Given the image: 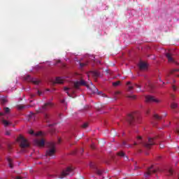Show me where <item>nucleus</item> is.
<instances>
[{
	"mask_svg": "<svg viewBox=\"0 0 179 179\" xmlns=\"http://www.w3.org/2000/svg\"><path fill=\"white\" fill-rule=\"evenodd\" d=\"M148 86L150 89H153V85L152 84L149 83Z\"/></svg>",
	"mask_w": 179,
	"mask_h": 179,
	"instance_id": "obj_44",
	"label": "nucleus"
},
{
	"mask_svg": "<svg viewBox=\"0 0 179 179\" xmlns=\"http://www.w3.org/2000/svg\"><path fill=\"white\" fill-rule=\"evenodd\" d=\"M118 94H121V92H120V91H116V92H115V96H117V95H118Z\"/></svg>",
	"mask_w": 179,
	"mask_h": 179,
	"instance_id": "obj_39",
	"label": "nucleus"
},
{
	"mask_svg": "<svg viewBox=\"0 0 179 179\" xmlns=\"http://www.w3.org/2000/svg\"><path fill=\"white\" fill-rule=\"evenodd\" d=\"M58 143H61V138H58Z\"/></svg>",
	"mask_w": 179,
	"mask_h": 179,
	"instance_id": "obj_50",
	"label": "nucleus"
},
{
	"mask_svg": "<svg viewBox=\"0 0 179 179\" xmlns=\"http://www.w3.org/2000/svg\"><path fill=\"white\" fill-rule=\"evenodd\" d=\"M49 127H52V124H49Z\"/></svg>",
	"mask_w": 179,
	"mask_h": 179,
	"instance_id": "obj_59",
	"label": "nucleus"
},
{
	"mask_svg": "<svg viewBox=\"0 0 179 179\" xmlns=\"http://www.w3.org/2000/svg\"><path fill=\"white\" fill-rule=\"evenodd\" d=\"M147 114H149V110L147 111Z\"/></svg>",
	"mask_w": 179,
	"mask_h": 179,
	"instance_id": "obj_60",
	"label": "nucleus"
},
{
	"mask_svg": "<svg viewBox=\"0 0 179 179\" xmlns=\"http://www.w3.org/2000/svg\"><path fill=\"white\" fill-rule=\"evenodd\" d=\"M154 118H155V120H162V116H159L157 114L154 115Z\"/></svg>",
	"mask_w": 179,
	"mask_h": 179,
	"instance_id": "obj_28",
	"label": "nucleus"
},
{
	"mask_svg": "<svg viewBox=\"0 0 179 179\" xmlns=\"http://www.w3.org/2000/svg\"><path fill=\"white\" fill-rule=\"evenodd\" d=\"M159 148H160V149H163V148H164V145L160 144V145H159Z\"/></svg>",
	"mask_w": 179,
	"mask_h": 179,
	"instance_id": "obj_46",
	"label": "nucleus"
},
{
	"mask_svg": "<svg viewBox=\"0 0 179 179\" xmlns=\"http://www.w3.org/2000/svg\"><path fill=\"white\" fill-rule=\"evenodd\" d=\"M123 146H126V148H132V145H128L125 141L122 143Z\"/></svg>",
	"mask_w": 179,
	"mask_h": 179,
	"instance_id": "obj_26",
	"label": "nucleus"
},
{
	"mask_svg": "<svg viewBox=\"0 0 179 179\" xmlns=\"http://www.w3.org/2000/svg\"><path fill=\"white\" fill-rule=\"evenodd\" d=\"M37 93L38 96H41V94H43V92H41L40 90H38Z\"/></svg>",
	"mask_w": 179,
	"mask_h": 179,
	"instance_id": "obj_42",
	"label": "nucleus"
},
{
	"mask_svg": "<svg viewBox=\"0 0 179 179\" xmlns=\"http://www.w3.org/2000/svg\"><path fill=\"white\" fill-rule=\"evenodd\" d=\"M3 115H5V113H0V117H2Z\"/></svg>",
	"mask_w": 179,
	"mask_h": 179,
	"instance_id": "obj_48",
	"label": "nucleus"
},
{
	"mask_svg": "<svg viewBox=\"0 0 179 179\" xmlns=\"http://www.w3.org/2000/svg\"><path fill=\"white\" fill-rule=\"evenodd\" d=\"M31 101H30V103H31Z\"/></svg>",
	"mask_w": 179,
	"mask_h": 179,
	"instance_id": "obj_62",
	"label": "nucleus"
},
{
	"mask_svg": "<svg viewBox=\"0 0 179 179\" xmlns=\"http://www.w3.org/2000/svg\"><path fill=\"white\" fill-rule=\"evenodd\" d=\"M44 118H45V121L46 122H50V115H48V114H45L44 115Z\"/></svg>",
	"mask_w": 179,
	"mask_h": 179,
	"instance_id": "obj_21",
	"label": "nucleus"
},
{
	"mask_svg": "<svg viewBox=\"0 0 179 179\" xmlns=\"http://www.w3.org/2000/svg\"><path fill=\"white\" fill-rule=\"evenodd\" d=\"M6 135L7 136H9V135H10V131H6Z\"/></svg>",
	"mask_w": 179,
	"mask_h": 179,
	"instance_id": "obj_41",
	"label": "nucleus"
},
{
	"mask_svg": "<svg viewBox=\"0 0 179 179\" xmlns=\"http://www.w3.org/2000/svg\"><path fill=\"white\" fill-rule=\"evenodd\" d=\"M165 57H166V58L168 59V62L169 64H176V65H179L178 62H177L176 61V59H174V57H173V54H171L170 52H166L165 54Z\"/></svg>",
	"mask_w": 179,
	"mask_h": 179,
	"instance_id": "obj_8",
	"label": "nucleus"
},
{
	"mask_svg": "<svg viewBox=\"0 0 179 179\" xmlns=\"http://www.w3.org/2000/svg\"><path fill=\"white\" fill-rule=\"evenodd\" d=\"M12 150V147L10 145H8V150Z\"/></svg>",
	"mask_w": 179,
	"mask_h": 179,
	"instance_id": "obj_49",
	"label": "nucleus"
},
{
	"mask_svg": "<svg viewBox=\"0 0 179 179\" xmlns=\"http://www.w3.org/2000/svg\"><path fill=\"white\" fill-rule=\"evenodd\" d=\"M103 97H106V94H102Z\"/></svg>",
	"mask_w": 179,
	"mask_h": 179,
	"instance_id": "obj_54",
	"label": "nucleus"
},
{
	"mask_svg": "<svg viewBox=\"0 0 179 179\" xmlns=\"http://www.w3.org/2000/svg\"><path fill=\"white\" fill-rule=\"evenodd\" d=\"M137 139L138 141V143L143 145L144 148H146V149H150V148H152V146L156 143V139H157V137L149 138L148 143L142 142V136H138Z\"/></svg>",
	"mask_w": 179,
	"mask_h": 179,
	"instance_id": "obj_1",
	"label": "nucleus"
},
{
	"mask_svg": "<svg viewBox=\"0 0 179 179\" xmlns=\"http://www.w3.org/2000/svg\"><path fill=\"white\" fill-rule=\"evenodd\" d=\"M168 176H173V169H169V174Z\"/></svg>",
	"mask_w": 179,
	"mask_h": 179,
	"instance_id": "obj_36",
	"label": "nucleus"
},
{
	"mask_svg": "<svg viewBox=\"0 0 179 179\" xmlns=\"http://www.w3.org/2000/svg\"><path fill=\"white\" fill-rule=\"evenodd\" d=\"M73 171V169L71 167H67L65 170H64L60 176H59V178H64L66 177V176H71V173Z\"/></svg>",
	"mask_w": 179,
	"mask_h": 179,
	"instance_id": "obj_7",
	"label": "nucleus"
},
{
	"mask_svg": "<svg viewBox=\"0 0 179 179\" xmlns=\"http://www.w3.org/2000/svg\"><path fill=\"white\" fill-rule=\"evenodd\" d=\"M135 86H136V87H138V89H141V85H137V84H135Z\"/></svg>",
	"mask_w": 179,
	"mask_h": 179,
	"instance_id": "obj_45",
	"label": "nucleus"
},
{
	"mask_svg": "<svg viewBox=\"0 0 179 179\" xmlns=\"http://www.w3.org/2000/svg\"><path fill=\"white\" fill-rule=\"evenodd\" d=\"M61 103H65V99H62V100L61 101Z\"/></svg>",
	"mask_w": 179,
	"mask_h": 179,
	"instance_id": "obj_51",
	"label": "nucleus"
},
{
	"mask_svg": "<svg viewBox=\"0 0 179 179\" xmlns=\"http://www.w3.org/2000/svg\"><path fill=\"white\" fill-rule=\"evenodd\" d=\"M41 135V131H39L35 134L36 136H40Z\"/></svg>",
	"mask_w": 179,
	"mask_h": 179,
	"instance_id": "obj_43",
	"label": "nucleus"
},
{
	"mask_svg": "<svg viewBox=\"0 0 179 179\" xmlns=\"http://www.w3.org/2000/svg\"><path fill=\"white\" fill-rule=\"evenodd\" d=\"M120 83H121L120 81L113 83V86H120Z\"/></svg>",
	"mask_w": 179,
	"mask_h": 179,
	"instance_id": "obj_29",
	"label": "nucleus"
},
{
	"mask_svg": "<svg viewBox=\"0 0 179 179\" xmlns=\"http://www.w3.org/2000/svg\"><path fill=\"white\" fill-rule=\"evenodd\" d=\"M48 150L46 151V156H54L55 155V143H48Z\"/></svg>",
	"mask_w": 179,
	"mask_h": 179,
	"instance_id": "obj_3",
	"label": "nucleus"
},
{
	"mask_svg": "<svg viewBox=\"0 0 179 179\" xmlns=\"http://www.w3.org/2000/svg\"><path fill=\"white\" fill-rule=\"evenodd\" d=\"M164 117H167V113H165V114L164 115Z\"/></svg>",
	"mask_w": 179,
	"mask_h": 179,
	"instance_id": "obj_56",
	"label": "nucleus"
},
{
	"mask_svg": "<svg viewBox=\"0 0 179 179\" xmlns=\"http://www.w3.org/2000/svg\"><path fill=\"white\" fill-rule=\"evenodd\" d=\"M159 171V169H155L154 166H151L148 169L146 173H145V177L148 178L152 174H155V173H157Z\"/></svg>",
	"mask_w": 179,
	"mask_h": 179,
	"instance_id": "obj_9",
	"label": "nucleus"
},
{
	"mask_svg": "<svg viewBox=\"0 0 179 179\" xmlns=\"http://www.w3.org/2000/svg\"><path fill=\"white\" fill-rule=\"evenodd\" d=\"M7 161L8 162V166L10 169H13V161L10 157H7Z\"/></svg>",
	"mask_w": 179,
	"mask_h": 179,
	"instance_id": "obj_18",
	"label": "nucleus"
},
{
	"mask_svg": "<svg viewBox=\"0 0 179 179\" xmlns=\"http://www.w3.org/2000/svg\"><path fill=\"white\" fill-rule=\"evenodd\" d=\"M55 83H59V84L62 85V83H64V79H62L60 77H57V78H56Z\"/></svg>",
	"mask_w": 179,
	"mask_h": 179,
	"instance_id": "obj_19",
	"label": "nucleus"
},
{
	"mask_svg": "<svg viewBox=\"0 0 179 179\" xmlns=\"http://www.w3.org/2000/svg\"><path fill=\"white\" fill-rule=\"evenodd\" d=\"M172 89H173V92L177 91V87L176 85H172Z\"/></svg>",
	"mask_w": 179,
	"mask_h": 179,
	"instance_id": "obj_38",
	"label": "nucleus"
},
{
	"mask_svg": "<svg viewBox=\"0 0 179 179\" xmlns=\"http://www.w3.org/2000/svg\"><path fill=\"white\" fill-rule=\"evenodd\" d=\"M52 106H54V104L51 102L45 103L41 108H39L38 110H36V114L40 113H45V111L50 110Z\"/></svg>",
	"mask_w": 179,
	"mask_h": 179,
	"instance_id": "obj_5",
	"label": "nucleus"
},
{
	"mask_svg": "<svg viewBox=\"0 0 179 179\" xmlns=\"http://www.w3.org/2000/svg\"><path fill=\"white\" fill-rule=\"evenodd\" d=\"M29 134L30 135H34V131H33V129H30V130L29 131Z\"/></svg>",
	"mask_w": 179,
	"mask_h": 179,
	"instance_id": "obj_37",
	"label": "nucleus"
},
{
	"mask_svg": "<svg viewBox=\"0 0 179 179\" xmlns=\"http://www.w3.org/2000/svg\"><path fill=\"white\" fill-rule=\"evenodd\" d=\"M127 92H129L130 93H132V90H134V85L131 83V82L127 83Z\"/></svg>",
	"mask_w": 179,
	"mask_h": 179,
	"instance_id": "obj_14",
	"label": "nucleus"
},
{
	"mask_svg": "<svg viewBox=\"0 0 179 179\" xmlns=\"http://www.w3.org/2000/svg\"><path fill=\"white\" fill-rule=\"evenodd\" d=\"M173 83H176V80H173Z\"/></svg>",
	"mask_w": 179,
	"mask_h": 179,
	"instance_id": "obj_61",
	"label": "nucleus"
},
{
	"mask_svg": "<svg viewBox=\"0 0 179 179\" xmlns=\"http://www.w3.org/2000/svg\"><path fill=\"white\" fill-rule=\"evenodd\" d=\"M128 99H131L132 100H135L136 99V95H129L127 96Z\"/></svg>",
	"mask_w": 179,
	"mask_h": 179,
	"instance_id": "obj_27",
	"label": "nucleus"
},
{
	"mask_svg": "<svg viewBox=\"0 0 179 179\" xmlns=\"http://www.w3.org/2000/svg\"><path fill=\"white\" fill-rule=\"evenodd\" d=\"M134 146H136V145H138V143H134Z\"/></svg>",
	"mask_w": 179,
	"mask_h": 179,
	"instance_id": "obj_57",
	"label": "nucleus"
},
{
	"mask_svg": "<svg viewBox=\"0 0 179 179\" xmlns=\"http://www.w3.org/2000/svg\"><path fill=\"white\" fill-rule=\"evenodd\" d=\"M177 107H178V104L176 103H172L171 104V108L174 110L176 108H177Z\"/></svg>",
	"mask_w": 179,
	"mask_h": 179,
	"instance_id": "obj_22",
	"label": "nucleus"
},
{
	"mask_svg": "<svg viewBox=\"0 0 179 179\" xmlns=\"http://www.w3.org/2000/svg\"><path fill=\"white\" fill-rule=\"evenodd\" d=\"M87 63H80V68H83V66H86Z\"/></svg>",
	"mask_w": 179,
	"mask_h": 179,
	"instance_id": "obj_34",
	"label": "nucleus"
},
{
	"mask_svg": "<svg viewBox=\"0 0 179 179\" xmlns=\"http://www.w3.org/2000/svg\"><path fill=\"white\" fill-rule=\"evenodd\" d=\"M6 99H1V104H6Z\"/></svg>",
	"mask_w": 179,
	"mask_h": 179,
	"instance_id": "obj_31",
	"label": "nucleus"
},
{
	"mask_svg": "<svg viewBox=\"0 0 179 179\" xmlns=\"http://www.w3.org/2000/svg\"><path fill=\"white\" fill-rule=\"evenodd\" d=\"M117 156H120V157H124V160H128V157L125 156V153L122 151H120L117 152Z\"/></svg>",
	"mask_w": 179,
	"mask_h": 179,
	"instance_id": "obj_17",
	"label": "nucleus"
},
{
	"mask_svg": "<svg viewBox=\"0 0 179 179\" xmlns=\"http://www.w3.org/2000/svg\"><path fill=\"white\" fill-rule=\"evenodd\" d=\"M17 179H22V178H20V176H17Z\"/></svg>",
	"mask_w": 179,
	"mask_h": 179,
	"instance_id": "obj_55",
	"label": "nucleus"
},
{
	"mask_svg": "<svg viewBox=\"0 0 179 179\" xmlns=\"http://www.w3.org/2000/svg\"><path fill=\"white\" fill-rule=\"evenodd\" d=\"M34 145L36 146H39L40 148H43L44 145H45V141L43 138H36L34 140Z\"/></svg>",
	"mask_w": 179,
	"mask_h": 179,
	"instance_id": "obj_12",
	"label": "nucleus"
},
{
	"mask_svg": "<svg viewBox=\"0 0 179 179\" xmlns=\"http://www.w3.org/2000/svg\"><path fill=\"white\" fill-rule=\"evenodd\" d=\"M82 152H83V149H82Z\"/></svg>",
	"mask_w": 179,
	"mask_h": 179,
	"instance_id": "obj_63",
	"label": "nucleus"
},
{
	"mask_svg": "<svg viewBox=\"0 0 179 179\" xmlns=\"http://www.w3.org/2000/svg\"><path fill=\"white\" fill-rule=\"evenodd\" d=\"M177 73H179V69H172V70L170 71V74H171V75H175V76H176L177 78H178L179 74H177Z\"/></svg>",
	"mask_w": 179,
	"mask_h": 179,
	"instance_id": "obj_15",
	"label": "nucleus"
},
{
	"mask_svg": "<svg viewBox=\"0 0 179 179\" xmlns=\"http://www.w3.org/2000/svg\"><path fill=\"white\" fill-rule=\"evenodd\" d=\"M2 124L4 125V127H9V125L12 124L11 122H8L6 120H2Z\"/></svg>",
	"mask_w": 179,
	"mask_h": 179,
	"instance_id": "obj_20",
	"label": "nucleus"
},
{
	"mask_svg": "<svg viewBox=\"0 0 179 179\" xmlns=\"http://www.w3.org/2000/svg\"><path fill=\"white\" fill-rule=\"evenodd\" d=\"M145 101L146 103H160V101H159V99H156L155 96H146Z\"/></svg>",
	"mask_w": 179,
	"mask_h": 179,
	"instance_id": "obj_13",
	"label": "nucleus"
},
{
	"mask_svg": "<svg viewBox=\"0 0 179 179\" xmlns=\"http://www.w3.org/2000/svg\"><path fill=\"white\" fill-rule=\"evenodd\" d=\"M24 79L27 80V82H31L34 83V85H40V80H37L36 78H33L29 75L24 77Z\"/></svg>",
	"mask_w": 179,
	"mask_h": 179,
	"instance_id": "obj_10",
	"label": "nucleus"
},
{
	"mask_svg": "<svg viewBox=\"0 0 179 179\" xmlns=\"http://www.w3.org/2000/svg\"><path fill=\"white\" fill-rule=\"evenodd\" d=\"M92 87H93L92 93H96V92H99V90H97V88H96L94 85H93Z\"/></svg>",
	"mask_w": 179,
	"mask_h": 179,
	"instance_id": "obj_30",
	"label": "nucleus"
},
{
	"mask_svg": "<svg viewBox=\"0 0 179 179\" xmlns=\"http://www.w3.org/2000/svg\"><path fill=\"white\" fill-rule=\"evenodd\" d=\"M30 97H31V99H34V97H36V94H31Z\"/></svg>",
	"mask_w": 179,
	"mask_h": 179,
	"instance_id": "obj_40",
	"label": "nucleus"
},
{
	"mask_svg": "<svg viewBox=\"0 0 179 179\" xmlns=\"http://www.w3.org/2000/svg\"><path fill=\"white\" fill-rule=\"evenodd\" d=\"M92 75L95 78H97V77L100 76V73L99 71H93Z\"/></svg>",
	"mask_w": 179,
	"mask_h": 179,
	"instance_id": "obj_23",
	"label": "nucleus"
},
{
	"mask_svg": "<svg viewBox=\"0 0 179 179\" xmlns=\"http://www.w3.org/2000/svg\"><path fill=\"white\" fill-rule=\"evenodd\" d=\"M4 114H9L10 109L8 107L3 108Z\"/></svg>",
	"mask_w": 179,
	"mask_h": 179,
	"instance_id": "obj_24",
	"label": "nucleus"
},
{
	"mask_svg": "<svg viewBox=\"0 0 179 179\" xmlns=\"http://www.w3.org/2000/svg\"><path fill=\"white\" fill-rule=\"evenodd\" d=\"M139 68L141 71H143V69H146V68H148V64H146V63L145 62H141L139 64Z\"/></svg>",
	"mask_w": 179,
	"mask_h": 179,
	"instance_id": "obj_16",
	"label": "nucleus"
},
{
	"mask_svg": "<svg viewBox=\"0 0 179 179\" xmlns=\"http://www.w3.org/2000/svg\"><path fill=\"white\" fill-rule=\"evenodd\" d=\"M171 98L174 100V99H175V96H174V95H171Z\"/></svg>",
	"mask_w": 179,
	"mask_h": 179,
	"instance_id": "obj_52",
	"label": "nucleus"
},
{
	"mask_svg": "<svg viewBox=\"0 0 179 179\" xmlns=\"http://www.w3.org/2000/svg\"><path fill=\"white\" fill-rule=\"evenodd\" d=\"M35 114L34 113H31L29 115H28L29 118H33L34 117Z\"/></svg>",
	"mask_w": 179,
	"mask_h": 179,
	"instance_id": "obj_35",
	"label": "nucleus"
},
{
	"mask_svg": "<svg viewBox=\"0 0 179 179\" xmlns=\"http://www.w3.org/2000/svg\"><path fill=\"white\" fill-rule=\"evenodd\" d=\"M80 86H86V87H89V85L86 83L85 80H80V81L74 83V88L71 89L73 93H75V89H79V87Z\"/></svg>",
	"mask_w": 179,
	"mask_h": 179,
	"instance_id": "obj_6",
	"label": "nucleus"
},
{
	"mask_svg": "<svg viewBox=\"0 0 179 179\" xmlns=\"http://www.w3.org/2000/svg\"><path fill=\"white\" fill-rule=\"evenodd\" d=\"M126 120L129 125H134L136 122V120H138V113L134 112L129 114Z\"/></svg>",
	"mask_w": 179,
	"mask_h": 179,
	"instance_id": "obj_2",
	"label": "nucleus"
},
{
	"mask_svg": "<svg viewBox=\"0 0 179 179\" xmlns=\"http://www.w3.org/2000/svg\"><path fill=\"white\" fill-rule=\"evenodd\" d=\"M82 127H83V128L86 129V128H87V127H89V123L85 122V123H84V124H83Z\"/></svg>",
	"mask_w": 179,
	"mask_h": 179,
	"instance_id": "obj_32",
	"label": "nucleus"
},
{
	"mask_svg": "<svg viewBox=\"0 0 179 179\" xmlns=\"http://www.w3.org/2000/svg\"><path fill=\"white\" fill-rule=\"evenodd\" d=\"M90 169H94L95 173H96L98 176H101V174H103V171L99 169V168H97V166H96V164L91 162L90 164Z\"/></svg>",
	"mask_w": 179,
	"mask_h": 179,
	"instance_id": "obj_11",
	"label": "nucleus"
},
{
	"mask_svg": "<svg viewBox=\"0 0 179 179\" xmlns=\"http://www.w3.org/2000/svg\"><path fill=\"white\" fill-rule=\"evenodd\" d=\"M68 90H71V88L68 87H64V92H66L68 96H71V94H69V92H68Z\"/></svg>",
	"mask_w": 179,
	"mask_h": 179,
	"instance_id": "obj_25",
	"label": "nucleus"
},
{
	"mask_svg": "<svg viewBox=\"0 0 179 179\" xmlns=\"http://www.w3.org/2000/svg\"><path fill=\"white\" fill-rule=\"evenodd\" d=\"M17 108H18V110H23V108H24V106H23V105H18L17 106Z\"/></svg>",
	"mask_w": 179,
	"mask_h": 179,
	"instance_id": "obj_33",
	"label": "nucleus"
},
{
	"mask_svg": "<svg viewBox=\"0 0 179 179\" xmlns=\"http://www.w3.org/2000/svg\"><path fill=\"white\" fill-rule=\"evenodd\" d=\"M98 94H99V95L101 94V92H98Z\"/></svg>",
	"mask_w": 179,
	"mask_h": 179,
	"instance_id": "obj_58",
	"label": "nucleus"
},
{
	"mask_svg": "<svg viewBox=\"0 0 179 179\" xmlns=\"http://www.w3.org/2000/svg\"><path fill=\"white\" fill-rule=\"evenodd\" d=\"M175 132H176V134H179V129H176V131H175Z\"/></svg>",
	"mask_w": 179,
	"mask_h": 179,
	"instance_id": "obj_47",
	"label": "nucleus"
},
{
	"mask_svg": "<svg viewBox=\"0 0 179 179\" xmlns=\"http://www.w3.org/2000/svg\"><path fill=\"white\" fill-rule=\"evenodd\" d=\"M91 148L92 149H94V145H91Z\"/></svg>",
	"mask_w": 179,
	"mask_h": 179,
	"instance_id": "obj_53",
	"label": "nucleus"
},
{
	"mask_svg": "<svg viewBox=\"0 0 179 179\" xmlns=\"http://www.w3.org/2000/svg\"><path fill=\"white\" fill-rule=\"evenodd\" d=\"M17 141L20 142V146L22 149H26V148L30 147V143H29L27 139L24 138L23 136H20Z\"/></svg>",
	"mask_w": 179,
	"mask_h": 179,
	"instance_id": "obj_4",
	"label": "nucleus"
}]
</instances>
